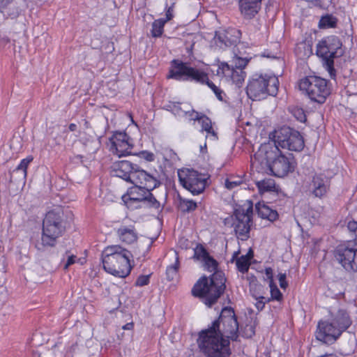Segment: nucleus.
I'll return each instance as SVG.
<instances>
[{
    "instance_id": "37",
    "label": "nucleus",
    "mask_w": 357,
    "mask_h": 357,
    "mask_svg": "<svg viewBox=\"0 0 357 357\" xmlns=\"http://www.w3.org/2000/svg\"><path fill=\"white\" fill-rule=\"evenodd\" d=\"M209 255L208 252L202 244H197L194 248L193 259L203 261Z\"/></svg>"
},
{
    "instance_id": "28",
    "label": "nucleus",
    "mask_w": 357,
    "mask_h": 357,
    "mask_svg": "<svg viewBox=\"0 0 357 357\" xmlns=\"http://www.w3.org/2000/svg\"><path fill=\"white\" fill-rule=\"evenodd\" d=\"M256 185L261 195L266 192H277L278 191V187L276 185L275 180L271 178L257 181Z\"/></svg>"
},
{
    "instance_id": "46",
    "label": "nucleus",
    "mask_w": 357,
    "mask_h": 357,
    "mask_svg": "<svg viewBox=\"0 0 357 357\" xmlns=\"http://www.w3.org/2000/svg\"><path fill=\"white\" fill-rule=\"evenodd\" d=\"M32 357H50V351L46 348L33 350L32 352Z\"/></svg>"
},
{
    "instance_id": "1",
    "label": "nucleus",
    "mask_w": 357,
    "mask_h": 357,
    "mask_svg": "<svg viewBox=\"0 0 357 357\" xmlns=\"http://www.w3.org/2000/svg\"><path fill=\"white\" fill-rule=\"evenodd\" d=\"M238 323L234 310L225 307L218 319L208 328L202 330L197 340L200 351L206 357H229L231 354L229 341L238 337Z\"/></svg>"
},
{
    "instance_id": "50",
    "label": "nucleus",
    "mask_w": 357,
    "mask_h": 357,
    "mask_svg": "<svg viewBox=\"0 0 357 357\" xmlns=\"http://www.w3.org/2000/svg\"><path fill=\"white\" fill-rule=\"evenodd\" d=\"M142 154L143 155V158L149 162H152L155 159V155L151 152L144 151L142 153Z\"/></svg>"
},
{
    "instance_id": "12",
    "label": "nucleus",
    "mask_w": 357,
    "mask_h": 357,
    "mask_svg": "<svg viewBox=\"0 0 357 357\" xmlns=\"http://www.w3.org/2000/svg\"><path fill=\"white\" fill-rule=\"evenodd\" d=\"M42 234L40 239L33 242L35 248L44 252L48 248L56 246L58 239L61 237L66 231L64 225H42Z\"/></svg>"
},
{
    "instance_id": "38",
    "label": "nucleus",
    "mask_w": 357,
    "mask_h": 357,
    "mask_svg": "<svg viewBox=\"0 0 357 357\" xmlns=\"http://www.w3.org/2000/svg\"><path fill=\"white\" fill-rule=\"evenodd\" d=\"M271 297H268V299L271 301H280L282 300V294L280 290L278 288L275 283L269 284Z\"/></svg>"
},
{
    "instance_id": "22",
    "label": "nucleus",
    "mask_w": 357,
    "mask_h": 357,
    "mask_svg": "<svg viewBox=\"0 0 357 357\" xmlns=\"http://www.w3.org/2000/svg\"><path fill=\"white\" fill-rule=\"evenodd\" d=\"M312 193L319 198L325 196L330 188V181L328 178L322 174H315L310 183Z\"/></svg>"
},
{
    "instance_id": "19",
    "label": "nucleus",
    "mask_w": 357,
    "mask_h": 357,
    "mask_svg": "<svg viewBox=\"0 0 357 357\" xmlns=\"http://www.w3.org/2000/svg\"><path fill=\"white\" fill-rule=\"evenodd\" d=\"M137 165L126 160L116 161L111 166V174L130 182L134 171L137 168Z\"/></svg>"
},
{
    "instance_id": "53",
    "label": "nucleus",
    "mask_w": 357,
    "mask_h": 357,
    "mask_svg": "<svg viewBox=\"0 0 357 357\" xmlns=\"http://www.w3.org/2000/svg\"><path fill=\"white\" fill-rule=\"evenodd\" d=\"M122 328L123 330L132 331L134 328V323L132 321L127 323L126 324L123 326Z\"/></svg>"
},
{
    "instance_id": "4",
    "label": "nucleus",
    "mask_w": 357,
    "mask_h": 357,
    "mask_svg": "<svg viewBox=\"0 0 357 357\" xmlns=\"http://www.w3.org/2000/svg\"><path fill=\"white\" fill-rule=\"evenodd\" d=\"M132 255L120 245L106 246L102 251L100 260L105 271L114 277L125 278L132 269Z\"/></svg>"
},
{
    "instance_id": "13",
    "label": "nucleus",
    "mask_w": 357,
    "mask_h": 357,
    "mask_svg": "<svg viewBox=\"0 0 357 357\" xmlns=\"http://www.w3.org/2000/svg\"><path fill=\"white\" fill-rule=\"evenodd\" d=\"M107 145L109 151L119 158L133 155V140L126 132L115 131L109 138Z\"/></svg>"
},
{
    "instance_id": "36",
    "label": "nucleus",
    "mask_w": 357,
    "mask_h": 357,
    "mask_svg": "<svg viewBox=\"0 0 357 357\" xmlns=\"http://www.w3.org/2000/svg\"><path fill=\"white\" fill-rule=\"evenodd\" d=\"M33 160V157L32 155H28L26 158L21 160L20 164L16 167L14 171H20L23 172V177L26 179L28 174V167L30 163Z\"/></svg>"
},
{
    "instance_id": "16",
    "label": "nucleus",
    "mask_w": 357,
    "mask_h": 357,
    "mask_svg": "<svg viewBox=\"0 0 357 357\" xmlns=\"http://www.w3.org/2000/svg\"><path fill=\"white\" fill-rule=\"evenodd\" d=\"M217 74L231 82L238 87H241L245 81L246 73L241 68H235L226 62H220L218 64Z\"/></svg>"
},
{
    "instance_id": "32",
    "label": "nucleus",
    "mask_w": 357,
    "mask_h": 357,
    "mask_svg": "<svg viewBox=\"0 0 357 357\" xmlns=\"http://www.w3.org/2000/svg\"><path fill=\"white\" fill-rule=\"evenodd\" d=\"M165 24L166 23L163 21V20L160 18L155 20L151 24V33L152 37H161L164 33Z\"/></svg>"
},
{
    "instance_id": "41",
    "label": "nucleus",
    "mask_w": 357,
    "mask_h": 357,
    "mask_svg": "<svg viewBox=\"0 0 357 357\" xmlns=\"http://www.w3.org/2000/svg\"><path fill=\"white\" fill-rule=\"evenodd\" d=\"M293 116L300 122L304 123L306 121V115L303 109L301 107H294L291 109Z\"/></svg>"
},
{
    "instance_id": "7",
    "label": "nucleus",
    "mask_w": 357,
    "mask_h": 357,
    "mask_svg": "<svg viewBox=\"0 0 357 357\" xmlns=\"http://www.w3.org/2000/svg\"><path fill=\"white\" fill-rule=\"evenodd\" d=\"M299 90L311 101L323 104L331 94L329 82L317 75H308L298 82Z\"/></svg>"
},
{
    "instance_id": "45",
    "label": "nucleus",
    "mask_w": 357,
    "mask_h": 357,
    "mask_svg": "<svg viewBox=\"0 0 357 357\" xmlns=\"http://www.w3.org/2000/svg\"><path fill=\"white\" fill-rule=\"evenodd\" d=\"M250 60V59L238 56L236 58L235 66L234 68H241V69H242V70H244V68L248 64Z\"/></svg>"
},
{
    "instance_id": "29",
    "label": "nucleus",
    "mask_w": 357,
    "mask_h": 357,
    "mask_svg": "<svg viewBox=\"0 0 357 357\" xmlns=\"http://www.w3.org/2000/svg\"><path fill=\"white\" fill-rule=\"evenodd\" d=\"M238 251L234 252L231 261L235 260L237 270L244 274L248 271L251 262L245 257H238Z\"/></svg>"
},
{
    "instance_id": "5",
    "label": "nucleus",
    "mask_w": 357,
    "mask_h": 357,
    "mask_svg": "<svg viewBox=\"0 0 357 357\" xmlns=\"http://www.w3.org/2000/svg\"><path fill=\"white\" fill-rule=\"evenodd\" d=\"M167 78L176 81H190L202 85H206L212 90L219 100H223V91L210 80L207 72L203 69L192 67L188 63L183 62L180 59H173L170 62Z\"/></svg>"
},
{
    "instance_id": "34",
    "label": "nucleus",
    "mask_w": 357,
    "mask_h": 357,
    "mask_svg": "<svg viewBox=\"0 0 357 357\" xmlns=\"http://www.w3.org/2000/svg\"><path fill=\"white\" fill-rule=\"evenodd\" d=\"M234 228L236 236L241 241H246L250 237L251 225H235Z\"/></svg>"
},
{
    "instance_id": "63",
    "label": "nucleus",
    "mask_w": 357,
    "mask_h": 357,
    "mask_svg": "<svg viewBox=\"0 0 357 357\" xmlns=\"http://www.w3.org/2000/svg\"><path fill=\"white\" fill-rule=\"evenodd\" d=\"M277 150L279 151V153H280V154H282V153H281V151H280V150H279V149H277Z\"/></svg>"
},
{
    "instance_id": "11",
    "label": "nucleus",
    "mask_w": 357,
    "mask_h": 357,
    "mask_svg": "<svg viewBox=\"0 0 357 357\" xmlns=\"http://www.w3.org/2000/svg\"><path fill=\"white\" fill-rule=\"evenodd\" d=\"M178 176L181 185L193 195L201 194L206 188L207 178L197 171L190 169H180L178 172Z\"/></svg>"
},
{
    "instance_id": "57",
    "label": "nucleus",
    "mask_w": 357,
    "mask_h": 357,
    "mask_svg": "<svg viewBox=\"0 0 357 357\" xmlns=\"http://www.w3.org/2000/svg\"><path fill=\"white\" fill-rule=\"evenodd\" d=\"M77 125H76L75 123H70V124H69V126H68V129H69V130H70V131H71V132L75 131V130H77Z\"/></svg>"
},
{
    "instance_id": "62",
    "label": "nucleus",
    "mask_w": 357,
    "mask_h": 357,
    "mask_svg": "<svg viewBox=\"0 0 357 357\" xmlns=\"http://www.w3.org/2000/svg\"><path fill=\"white\" fill-rule=\"evenodd\" d=\"M347 223H354V224H356L357 222L355 221V220H349V222Z\"/></svg>"
},
{
    "instance_id": "56",
    "label": "nucleus",
    "mask_w": 357,
    "mask_h": 357,
    "mask_svg": "<svg viewBox=\"0 0 357 357\" xmlns=\"http://www.w3.org/2000/svg\"><path fill=\"white\" fill-rule=\"evenodd\" d=\"M312 6H316V7L322 8L321 0H314L312 1Z\"/></svg>"
},
{
    "instance_id": "15",
    "label": "nucleus",
    "mask_w": 357,
    "mask_h": 357,
    "mask_svg": "<svg viewBox=\"0 0 357 357\" xmlns=\"http://www.w3.org/2000/svg\"><path fill=\"white\" fill-rule=\"evenodd\" d=\"M130 183L151 192L160 185L159 179L137 165Z\"/></svg>"
},
{
    "instance_id": "40",
    "label": "nucleus",
    "mask_w": 357,
    "mask_h": 357,
    "mask_svg": "<svg viewBox=\"0 0 357 357\" xmlns=\"http://www.w3.org/2000/svg\"><path fill=\"white\" fill-rule=\"evenodd\" d=\"M252 295L257 301L255 303V307L259 311L262 310L264 308L266 303L270 302V299H268V297H265L263 296H257L254 293H252Z\"/></svg>"
},
{
    "instance_id": "51",
    "label": "nucleus",
    "mask_w": 357,
    "mask_h": 357,
    "mask_svg": "<svg viewBox=\"0 0 357 357\" xmlns=\"http://www.w3.org/2000/svg\"><path fill=\"white\" fill-rule=\"evenodd\" d=\"M352 259H353V261H351L352 268H349V271H357V249L356 250L355 257L354 258H352Z\"/></svg>"
},
{
    "instance_id": "52",
    "label": "nucleus",
    "mask_w": 357,
    "mask_h": 357,
    "mask_svg": "<svg viewBox=\"0 0 357 357\" xmlns=\"http://www.w3.org/2000/svg\"><path fill=\"white\" fill-rule=\"evenodd\" d=\"M187 210H195L197 208V204L193 201H188L186 203Z\"/></svg>"
},
{
    "instance_id": "27",
    "label": "nucleus",
    "mask_w": 357,
    "mask_h": 357,
    "mask_svg": "<svg viewBox=\"0 0 357 357\" xmlns=\"http://www.w3.org/2000/svg\"><path fill=\"white\" fill-rule=\"evenodd\" d=\"M117 235L119 240L126 244H131L136 241L137 238L135 229L133 228H128L125 226L118 229Z\"/></svg>"
},
{
    "instance_id": "20",
    "label": "nucleus",
    "mask_w": 357,
    "mask_h": 357,
    "mask_svg": "<svg viewBox=\"0 0 357 357\" xmlns=\"http://www.w3.org/2000/svg\"><path fill=\"white\" fill-rule=\"evenodd\" d=\"M242 33L241 30L229 27L215 33V39L217 43L226 47L236 45L240 43Z\"/></svg>"
},
{
    "instance_id": "24",
    "label": "nucleus",
    "mask_w": 357,
    "mask_h": 357,
    "mask_svg": "<svg viewBox=\"0 0 357 357\" xmlns=\"http://www.w3.org/2000/svg\"><path fill=\"white\" fill-rule=\"evenodd\" d=\"M252 215L253 204L249 200L237 206L234 211V216L238 223H250L252 220Z\"/></svg>"
},
{
    "instance_id": "35",
    "label": "nucleus",
    "mask_w": 357,
    "mask_h": 357,
    "mask_svg": "<svg viewBox=\"0 0 357 357\" xmlns=\"http://www.w3.org/2000/svg\"><path fill=\"white\" fill-rule=\"evenodd\" d=\"M202 114V112H197L192 106L189 105L186 110H185L183 117H185L188 122H197Z\"/></svg>"
},
{
    "instance_id": "49",
    "label": "nucleus",
    "mask_w": 357,
    "mask_h": 357,
    "mask_svg": "<svg viewBox=\"0 0 357 357\" xmlns=\"http://www.w3.org/2000/svg\"><path fill=\"white\" fill-rule=\"evenodd\" d=\"M77 257L74 255H72L68 257L66 264L64 265V269H68V267L73 264H74L76 261Z\"/></svg>"
},
{
    "instance_id": "60",
    "label": "nucleus",
    "mask_w": 357,
    "mask_h": 357,
    "mask_svg": "<svg viewBox=\"0 0 357 357\" xmlns=\"http://www.w3.org/2000/svg\"><path fill=\"white\" fill-rule=\"evenodd\" d=\"M157 220L160 222V223H162L164 220H163V218H162V214H160L159 213L157 216Z\"/></svg>"
},
{
    "instance_id": "58",
    "label": "nucleus",
    "mask_w": 357,
    "mask_h": 357,
    "mask_svg": "<svg viewBox=\"0 0 357 357\" xmlns=\"http://www.w3.org/2000/svg\"><path fill=\"white\" fill-rule=\"evenodd\" d=\"M128 116L129 117V119H130L131 121V123L135 126H137V123L134 121L133 119V116H132V114L131 113H128Z\"/></svg>"
},
{
    "instance_id": "55",
    "label": "nucleus",
    "mask_w": 357,
    "mask_h": 357,
    "mask_svg": "<svg viewBox=\"0 0 357 357\" xmlns=\"http://www.w3.org/2000/svg\"><path fill=\"white\" fill-rule=\"evenodd\" d=\"M242 256L245 257V258H248V260L250 261L254 257V253L253 251L250 249L246 255Z\"/></svg>"
},
{
    "instance_id": "44",
    "label": "nucleus",
    "mask_w": 357,
    "mask_h": 357,
    "mask_svg": "<svg viewBox=\"0 0 357 357\" xmlns=\"http://www.w3.org/2000/svg\"><path fill=\"white\" fill-rule=\"evenodd\" d=\"M174 3H172L171 6H167L165 8V17L161 18L163 21L167 23V22L172 20L174 17Z\"/></svg>"
},
{
    "instance_id": "59",
    "label": "nucleus",
    "mask_w": 357,
    "mask_h": 357,
    "mask_svg": "<svg viewBox=\"0 0 357 357\" xmlns=\"http://www.w3.org/2000/svg\"><path fill=\"white\" fill-rule=\"evenodd\" d=\"M348 228L351 230H357V225H348Z\"/></svg>"
},
{
    "instance_id": "2",
    "label": "nucleus",
    "mask_w": 357,
    "mask_h": 357,
    "mask_svg": "<svg viewBox=\"0 0 357 357\" xmlns=\"http://www.w3.org/2000/svg\"><path fill=\"white\" fill-rule=\"evenodd\" d=\"M202 262L205 269L213 273L209 278L201 277L194 284L192 294L202 299L208 307H211L225 292L226 278L222 271H217L218 262L210 255Z\"/></svg>"
},
{
    "instance_id": "10",
    "label": "nucleus",
    "mask_w": 357,
    "mask_h": 357,
    "mask_svg": "<svg viewBox=\"0 0 357 357\" xmlns=\"http://www.w3.org/2000/svg\"><path fill=\"white\" fill-rule=\"evenodd\" d=\"M147 200L155 209H160V202L156 200L151 192L137 185H134L129 188L127 192L122 196V201L130 210L142 208Z\"/></svg>"
},
{
    "instance_id": "33",
    "label": "nucleus",
    "mask_w": 357,
    "mask_h": 357,
    "mask_svg": "<svg viewBox=\"0 0 357 357\" xmlns=\"http://www.w3.org/2000/svg\"><path fill=\"white\" fill-rule=\"evenodd\" d=\"M337 18L332 15L326 14L321 17L319 22L320 29L335 28L337 25Z\"/></svg>"
},
{
    "instance_id": "26",
    "label": "nucleus",
    "mask_w": 357,
    "mask_h": 357,
    "mask_svg": "<svg viewBox=\"0 0 357 357\" xmlns=\"http://www.w3.org/2000/svg\"><path fill=\"white\" fill-rule=\"evenodd\" d=\"M255 208L258 216L263 220L273 222L277 220L279 217L276 210L271 208L264 202H258L255 206Z\"/></svg>"
},
{
    "instance_id": "8",
    "label": "nucleus",
    "mask_w": 357,
    "mask_h": 357,
    "mask_svg": "<svg viewBox=\"0 0 357 357\" xmlns=\"http://www.w3.org/2000/svg\"><path fill=\"white\" fill-rule=\"evenodd\" d=\"M342 47L340 39L333 35L324 37L317 44L316 54L323 60L331 77L335 75L334 59L343 54Z\"/></svg>"
},
{
    "instance_id": "47",
    "label": "nucleus",
    "mask_w": 357,
    "mask_h": 357,
    "mask_svg": "<svg viewBox=\"0 0 357 357\" xmlns=\"http://www.w3.org/2000/svg\"><path fill=\"white\" fill-rule=\"evenodd\" d=\"M265 275L266 277V280H268V285L275 283L274 282V279H273V271L272 268H271V267L266 268H265Z\"/></svg>"
},
{
    "instance_id": "21",
    "label": "nucleus",
    "mask_w": 357,
    "mask_h": 357,
    "mask_svg": "<svg viewBox=\"0 0 357 357\" xmlns=\"http://www.w3.org/2000/svg\"><path fill=\"white\" fill-rule=\"evenodd\" d=\"M73 220V214L68 208L57 207L49 211L43 223H69Z\"/></svg>"
},
{
    "instance_id": "23",
    "label": "nucleus",
    "mask_w": 357,
    "mask_h": 357,
    "mask_svg": "<svg viewBox=\"0 0 357 357\" xmlns=\"http://www.w3.org/2000/svg\"><path fill=\"white\" fill-rule=\"evenodd\" d=\"M262 0H239L238 8L241 14L246 20L254 18L259 12Z\"/></svg>"
},
{
    "instance_id": "48",
    "label": "nucleus",
    "mask_w": 357,
    "mask_h": 357,
    "mask_svg": "<svg viewBox=\"0 0 357 357\" xmlns=\"http://www.w3.org/2000/svg\"><path fill=\"white\" fill-rule=\"evenodd\" d=\"M286 274L285 273H279L278 275V280L280 283V286L282 289H285L288 287V283L286 280Z\"/></svg>"
},
{
    "instance_id": "18",
    "label": "nucleus",
    "mask_w": 357,
    "mask_h": 357,
    "mask_svg": "<svg viewBox=\"0 0 357 357\" xmlns=\"http://www.w3.org/2000/svg\"><path fill=\"white\" fill-rule=\"evenodd\" d=\"M330 320L336 325L342 333L347 331L352 325L353 320L350 312L345 307H339L329 312Z\"/></svg>"
},
{
    "instance_id": "61",
    "label": "nucleus",
    "mask_w": 357,
    "mask_h": 357,
    "mask_svg": "<svg viewBox=\"0 0 357 357\" xmlns=\"http://www.w3.org/2000/svg\"><path fill=\"white\" fill-rule=\"evenodd\" d=\"M89 125H90L89 122L88 121L85 120L84 121V126H85V127L86 128H88L89 127Z\"/></svg>"
},
{
    "instance_id": "43",
    "label": "nucleus",
    "mask_w": 357,
    "mask_h": 357,
    "mask_svg": "<svg viewBox=\"0 0 357 357\" xmlns=\"http://www.w3.org/2000/svg\"><path fill=\"white\" fill-rule=\"evenodd\" d=\"M150 282V275H141L138 276L135 281L136 287H144L149 284Z\"/></svg>"
},
{
    "instance_id": "6",
    "label": "nucleus",
    "mask_w": 357,
    "mask_h": 357,
    "mask_svg": "<svg viewBox=\"0 0 357 357\" xmlns=\"http://www.w3.org/2000/svg\"><path fill=\"white\" fill-rule=\"evenodd\" d=\"M279 84L278 77L273 73H255L248 79L246 93L252 100H261L268 96H275Z\"/></svg>"
},
{
    "instance_id": "54",
    "label": "nucleus",
    "mask_w": 357,
    "mask_h": 357,
    "mask_svg": "<svg viewBox=\"0 0 357 357\" xmlns=\"http://www.w3.org/2000/svg\"><path fill=\"white\" fill-rule=\"evenodd\" d=\"M13 0H0V8H4L10 3Z\"/></svg>"
},
{
    "instance_id": "9",
    "label": "nucleus",
    "mask_w": 357,
    "mask_h": 357,
    "mask_svg": "<svg viewBox=\"0 0 357 357\" xmlns=\"http://www.w3.org/2000/svg\"><path fill=\"white\" fill-rule=\"evenodd\" d=\"M275 149L278 146L291 151H301L305 146L303 136L297 130L289 127H283L276 130L274 135Z\"/></svg>"
},
{
    "instance_id": "42",
    "label": "nucleus",
    "mask_w": 357,
    "mask_h": 357,
    "mask_svg": "<svg viewBox=\"0 0 357 357\" xmlns=\"http://www.w3.org/2000/svg\"><path fill=\"white\" fill-rule=\"evenodd\" d=\"M243 183V180L241 178L234 179V178H227L225 179V188L228 190H232Z\"/></svg>"
},
{
    "instance_id": "14",
    "label": "nucleus",
    "mask_w": 357,
    "mask_h": 357,
    "mask_svg": "<svg viewBox=\"0 0 357 357\" xmlns=\"http://www.w3.org/2000/svg\"><path fill=\"white\" fill-rule=\"evenodd\" d=\"M343 334L330 319L319 321L315 331L316 339L326 344H334Z\"/></svg>"
},
{
    "instance_id": "25",
    "label": "nucleus",
    "mask_w": 357,
    "mask_h": 357,
    "mask_svg": "<svg viewBox=\"0 0 357 357\" xmlns=\"http://www.w3.org/2000/svg\"><path fill=\"white\" fill-rule=\"evenodd\" d=\"M197 123L200 126L199 132L206 133V139L212 141L218 140V136L216 128L214 127V123L208 116L203 113Z\"/></svg>"
},
{
    "instance_id": "30",
    "label": "nucleus",
    "mask_w": 357,
    "mask_h": 357,
    "mask_svg": "<svg viewBox=\"0 0 357 357\" xmlns=\"http://www.w3.org/2000/svg\"><path fill=\"white\" fill-rule=\"evenodd\" d=\"M174 262L168 266L166 269V275L168 280H173L177 275L180 268L179 255L177 251H174Z\"/></svg>"
},
{
    "instance_id": "31",
    "label": "nucleus",
    "mask_w": 357,
    "mask_h": 357,
    "mask_svg": "<svg viewBox=\"0 0 357 357\" xmlns=\"http://www.w3.org/2000/svg\"><path fill=\"white\" fill-rule=\"evenodd\" d=\"M188 106L189 105H185L182 107V103L181 102H169V104L166 105V109L171 112L174 115L183 117L185 110H186Z\"/></svg>"
},
{
    "instance_id": "17",
    "label": "nucleus",
    "mask_w": 357,
    "mask_h": 357,
    "mask_svg": "<svg viewBox=\"0 0 357 357\" xmlns=\"http://www.w3.org/2000/svg\"><path fill=\"white\" fill-rule=\"evenodd\" d=\"M356 250L350 243L339 244L334 250V257L344 268L349 271V268H352L351 261L355 257Z\"/></svg>"
},
{
    "instance_id": "39",
    "label": "nucleus",
    "mask_w": 357,
    "mask_h": 357,
    "mask_svg": "<svg viewBox=\"0 0 357 357\" xmlns=\"http://www.w3.org/2000/svg\"><path fill=\"white\" fill-rule=\"evenodd\" d=\"M241 332L243 337L250 338L255 334V327L252 321H250L249 324H246L243 328H241Z\"/></svg>"
},
{
    "instance_id": "3",
    "label": "nucleus",
    "mask_w": 357,
    "mask_h": 357,
    "mask_svg": "<svg viewBox=\"0 0 357 357\" xmlns=\"http://www.w3.org/2000/svg\"><path fill=\"white\" fill-rule=\"evenodd\" d=\"M268 151L266 146L259 149L250 156V167L252 171L258 173L269 172L277 177H284L293 172L296 167V161L292 153L280 154L269 162Z\"/></svg>"
}]
</instances>
